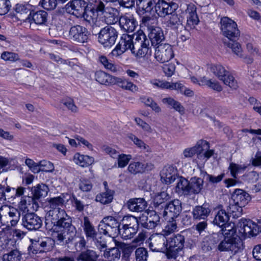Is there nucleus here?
Returning a JSON list of instances; mask_svg holds the SVG:
<instances>
[{
    "label": "nucleus",
    "mask_w": 261,
    "mask_h": 261,
    "mask_svg": "<svg viewBox=\"0 0 261 261\" xmlns=\"http://www.w3.org/2000/svg\"><path fill=\"white\" fill-rule=\"evenodd\" d=\"M134 44L133 46L132 54L137 58H144L151 54V49L149 40L142 30L134 34Z\"/></svg>",
    "instance_id": "obj_2"
},
{
    "label": "nucleus",
    "mask_w": 261,
    "mask_h": 261,
    "mask_svg": "<svg viewBox=\"0 0 261 261\" xmlns=\"http://www.w3.org/2000/svg\"><path fill=\"white\" fill-rule=\"evenodd\" d=\"M89 33L87 29L80 25L71 27L69 32V37L73 41L77 43L87 42Z\"/></svg>",
    "instance_id": "obj_16"
},
{
    "label": "nucleus",
    "mask_w": 261,
    "mask_h": 261,
    "mask_svg": "<svg viewBox=\"0 0 261 261\" xmlns=\"http://www.w3.org/2000/svg\"><path fill=\"white\" fill-rule=\"evenodd\" d=\"M163 233L152 234L149 240V247L153 251L165 252L168 250V238Z\"/></svg>",
    "instance_id": "obj_11"
},
{
    "label": "nucleus",
    "mask_w": 261,
    "mask_h": 261,
    "mask_svg": "<svg viewBox=\"0 0 261 261\" xmlns=\"http://www.w3.org/2000/svg\"><path fill=\"white\" fill-rule=\"evenodd\" d=\"M58 4V0H41L39 5L44 9L47 10H54Z\"/></svg>",
    "instance_id": "obj_63"
},
{
    "label": "nucleus",
    "mask_w": 261,
    "mask_h": 261,
    "mask_svg": "<svg viewBox=\"0 0 261 261\" xmlns=\"http://www.w3.org/2000/svg\"><path fill=\"white\" fill-rule=\"evenodd\" d=\"M126 206L132 212L143 213L146 210L147 203L143 198H134L127 201Z\"/></svg>",
    "instance_id": "obj_25"
},
{
    "label": "nucleus",
    "mask_w": 261,
    "mask_h": 261,
    "mask_svg": "<svg viewBox=\"0 0 261 261\" xmlns=\"http://www.w3.org/2000/svg\"><path fill=\"white\" fill-rule=\"evenodd\" d=\"M99 61L106 69L113 72L117 71V67L116 65L112 63L111 61H109L105 56H100L99 58Z\"/></svg>",
    "instance_id": "obj_57"
},
{
    "label": "nucleus",
    "mask_w": 261,
    "mask_h": 261,
    "mask_svg": "<svg viewBox=\"0 0 261 261\" xmlns=\"http://www.w3.org/2000/svg\"><path fill=\"white\" fill-rule=\"evenodd\" d=\"M170 15L167 21V26L172 29H177L180 25H182V17L180 14L174 13V11L169 13Z\"/></svg>",
    "instance_id": "obj_42"
},
{
    "label": "nucleus",
    "mask_w": 261,
    "mask_h": 261,
    "mask_svg": "<svg viewBox=\"0 0 261 261\" xmlns=\"http://www.w3.org/2000/svg\"><path fill=\"white\" fill-rule=\"evenodd\" d=\"M99 228L105 235L114 238L120 233V223L112 216L104 217L100 222Z\"/></svg>",
    "instance_id": "obj_5"
},
{
    "label": "nucleus",
    "mask_w": 261,
    "mask_h": 261,
    "mask_svg": "<svg viewBox=\"0 0 261 261\" xmlns=\"http://www.w3.org/2000/svg\"><path fill=\"white\" fill-rule=\"evenodd\" d=\"M113 199V194L111 191L107 190L106 192L99 193L96 196L95 200L103 204L111 203Z\"/></svg>",
    "instance_id": "obj_52"
},
{
    "label": "nucleus",
    "mask_w": 261,
    "mask_h": 261,
    "mask_svg": "<svg viewBox=\"0 0 261 261\" xmlns=\"http://www.w3.org/2000/svg\"><path fill=\"white\" fill-rule=\"evenodd\" d=\"M29 16L36 24H44L47 21V13L44 10H40L36 12H30Z\"/></svg>",
    "instance_id": "obj_41"
},
{
    "label": "nucleus",
    "mask_w": 261,
    "mask_h": 261,
    "mask_svg": "<svg viewBox=\"0 0 261 261\" xmlns=\"http://www.w3.org/2000/svg\"><path fill=\"white\" fill-rule=\"evenodd\" d=\"M48 187L44 184H38L32 188L33 199H39L45 197L48 193Z\"/></svg>",
    "instance_id": "obj_44"
},
{
    "label": "nucleus",
    "mask_w": 261,
    "mask_h": 261,
    "mask_svg": "<svg viewBox=\"0 0 261 261\" xmlns=\"http://www.w3.org/2000/svg\"><path fill=\"white\" fill-rule=\"evenodd\" d=\"M170 199V196L165 191L156 193L153 198V205L156 209L162 210L165 208L167 204L165 202Z\"/></svg>",
    "instance_id": "obj_30"
},
{
    "label": "nucleus",
    "mask_w": 261,
    "mask_h": 261,
    "mask_svg": "<svg viewBox=\"0 0 261 261\" xmlns=\"http://www.w3.org/2000/svg\"><path fill=\"white\" fill-rule=\"evenodd\" d=\"M155 0H136V4L140 10L147 12L151 13L153 11Z\"/></svg>",
    "instance_id": "obj_48"
},
{
    "label": "nucleus",
    "mask_w": 261,
    "mask_h": 261,
    "mask_svg": "<svg viewBox=\"0 0 261 261\" xmlns=\"http://www.w3.org/2000/svg\"><path fill=\"white\" fill-rule=\"evenodd\" d=\"M90 240L94 242V245L100 251L104 250L107 247L105 239L99 234H98V236H95L93 239H91Z\"/></svg>",
    "instance_id": "obj_60"
},
{
    "label": "nucleus",
    "mask_w": 261,
    "mask_h": 261,
    "mask_svg": "<svg viewBox=\"0 0 261 261\" xmlns=\"http://www.w3.org/2000/svg\"><path fill=\"white\" fill-rule=\"evenodd\" d=\"M216 211V214L213 223L215 225L223 227L228 222L229 215L225 210L222 209V205H219Z\"/></svg>",
    "instance_id": "obj_26"
},
{
    "label": "nucleus",
    "mask_w": 261,
    "mask_h": 261,
    "mask_svg": "<svg viewBox=\"0 0 261 261\" xmlns=\"http://www.w3.org/2000/svg\"><path fill=\"white\" fill-rule=\"evenodd\" d=\"M99 255L96 251L87 249L82 251L77 257V261H96Z\"/></svg>",
    "instance_id": "obj_45"
},
{
    "label": "nucleus",
    "mask_w": 261,
    "mask_h": 261,
    "mask_svg": "<svg viewBox=\"0 0 261 261\" xmlns=\"http://www.w3.org/2000/svg\"><path fill=\"white\" fill-rule=\"evenodd\" d=\"M108 2L107 0L105 2L102 0H94L91 9L97 14V15L99 14H102L109 8L106 6Z\"/></svg>",
    "instance_id": "obj_53"
},
{
    "label": "nucleus",
    "mask_w": 261,
    "mask_h": 261,
    "mask_svg": "<svg viewBox=\"0 0 261 261\" xmlns=\"http://www.w3.org/2000/svg\"><path fill=\"white\" fill-rule=\"evenodd\" d=\"M246 168V166L231 163L228 169L230 171L231 176L236 178H237V174L241 171H244Z\"/></svg>",
    "instance_id": "obj_61"
},
{
    "label": "nucleus",
    "mask_w": 261,
    "mask_h": 261,
    "mask_svg": "<svg viewBox=\"0 0 261 261\" xmlns=\"http://www.w3.org/2000/svg\"><path fill=\"white\" fill-rule=\"evenodd\" d=\"M117 10L112 7H109L102 14L103 15L105 21L108 24H115L118 20L116 15Z\"/></svg>",
    "instance_id": "obj_43"
},
{
    "label": "nucleus",
    "mask_w": 261,
    "mask_h": 261,
    "mask_svg": "<svg viewBox=\"0 0 261 261\" xmlns=\"http://www.w3.org/2000/svg\"><path fill=\"white\" fill-rule=\"evenodd\" d=\"M229 251L234 254L241 252L244 249L242 240L238 236L231 237Z\"/></svg>",
    "instance_id": "obj_46"
},
{
    "label": "nucleus",
    "mask_w": 261,
    "mask_h": 261,
    "mask_svg": "<svg viewBox=\"0 0 261 261\" xmlns=\"http://www.w3.org/2000/svg\"><path fill=\"white\" fill-rule=\"evenodd\" d=\"M21 254L17 249H14L3 255V261H20Z\"/></svg>",
    "instance_id": "obj_55"
},
{
    "label": "nucleus",
    "mask_w": 261,
    "mask_h": 261,
    "mask_svg": "<svg viewBox=\"0 0 261 261\" xmlns=\"http://www.w3.org/2000/svg\"><path fill=\"white\" fill-rule=\"evenodd\" d=\"M0 212V221L4 225L15 226L20 220V213L14 207H5Z\"/></svg>",
    "instance_id": "obj_8"
},
{
    "label": "nucleus",
    "mask_w": 261,
    "mask_h": 261,
    "mask_svg": "<svg viewBox=\"0 0 261 261\" xmlns=\"http://www.w3.org/2000/svg\"><path fill=\"white\" fill-rule=\"evenodd\" d=\"M135 257L136 261H147L148 252L143 247H139L135 251Z\"/></svg>",
    "instance_id": "obj_62"
},
{
    "label": "nucleus",
    "mask_w": 261,
    "mask_h": 261,
    "mask_svg": "<svg viewBox=\"0 0 261 261\" xmlns=\"http://www.w3.org/2000/svg\"><path fill=\"white\" fill-rule=\"evenodd\" d=\"M186 13L187 15L188 25L192 28L198 23L199 20L196 13V8L194 5H188L186 10Z\"/></svg>",
    "instance_id": "obj_29"
},
{
    "label": "nucleus",
    "mask_w": 261,
    "mask_h": 261,
    "mask_svg": "<svg viewBox=\"0 0 261 261\" xmlns=\"http://www.w3.org/2000/svg\"><path fill=\"white\" fill-rule=\"evenodd\" d=\"M45 225L51 230V237L54 242L62 244L71 242L76 233L71 218L64 209L49 210L45 216Z\"/></svg>",
    "instance_id": "obj_1"
},
{
    "label": "nucleus",
    "mask_w": 261,
    "mask_h": 261,
    "mask_svg": "<svg viewBox=\"0 0 261 261\" xmlns=\"http://www.w3.org/2000/svg\"><path fill=\"white\" fill-rule=\"evenodd\" d=\"M220 227L221 228V232L214 234L213 237L214 239H217L220 237L223 238V236H227V234H228V237H231L237 236L234 223L231 224L227 222L223 227Z\"/></svg>",
    "instance_id": "obj_37"
},
{
    "label": "nucleus",
    "mask_w": 261,
    "mask_h": 261,
    "mask_svg": "<svg viewBox=\"0 0 261 261\" xmlns=\"http://www.w3.org/2000/svg\"><path fill=\"white\" fill-rule=\"evenodd\" d=\"M73 160L76 164L82 167H88L94 162V159L93 157L81 154L79 153H76L74 155Z\"/></svg>",
    "instance_id": "obj_38"
},
{
    "label": "nucleus",
    "mask_w": 261,
    "mask_h": 261,
    "mask_svg": "<svg viewBox=\"0 0 261 261\" xmlns=\"http://www.w3.org/2000/svg\"><path fill=\"white\" fill-rule=\"evenodd\" d=\"M81 226L88 240L93 239L95 236H98V233L87 216L84 217L83 220L81 221Z\"/></svg>",
    "instance_id": "obj_27"
},
{
    "label": "nucleus",
    "mask_w": 261,
    "mask_h": 261,
    "mask_svg": "<svg viewBox=\"0 0 261 261\" xmlns=\"http://www.w3.org/2000/svg\"><path fill=\"white\" fill-rule=\"evenodd\" d=\"M189 187V181L184 177H180L178 178L175 191L180 195H188L190 194Z\"/></svg>",
    "instance_id": "obj_39"
},
{
    "label": "nucleus",
    "mask_w": 261,
    "mask_h": 261,
    "mask_svg": "<svg viewBox=\"0 0 261 261\" xmlns=\"http://www.w3.org/2000/svg\"><path fill=\"white\" fill-rule=\"evenodd\" d=\"M65 202L63 195L50 198L48 201L50 210L63 209Z\"/></svg>",
    "instance_id": "obj_50"
},
{
    "label": "nucleus",
    "mask_w": 261,
    "mask_h": 261,
    "mask_svg": "<svg viewBox=\"0 0 261 261\" xmlns=\"http://www.w3.org/2000/svg\"><path fill=\"white\" fill-rule=\"evenodd\" d=\"M160 223V217L156 212L153 210H146L139 217L138 224L143 228L151 229Z\"/></svg>",
    "instance_id": "obj_7"
},
{
    "label": "nucleus",
    "mask_w": 261,
    "mask_h": 261,
    "mask_svg": "<svg viewBox=\"0 0 261 261\" xmlns=\"http://www.w3.org/2000/svg\"><path fill=\"white\" fill-rule=\"evenodd\" d=\"M161 101L169 108L174 109L180 114H184L185 112V109L181 104L171 97L163 98Z\"/></svg>",
    "instance_id": "obj_31"
},
{
    "label": "nucleus",
    "mask_w": 261,
    "mask_h": 261,
    "mask_svg": "<svg viewBox=\"0 0 261 261\" xmlns=\"http://www.w3.org/2000/svg\"><path fill=\"white\" fill-rule=\"evenodd\" d=\"M174 56L172 46L168 43H163L155 47L154 57L160 63L169 62Z\"/></svg>",
    "instance_id": "obj_14"
},
{
    "label": "nucleus",
    "mask_w": 261,
    "mask_h": 261,
    "mask_svg": "<svg viewBox=\"0 0 261 261\" xmlns=\"http://www.w3.org/2000/svg\"><path fill=\"white\" fill-rule=\"evenodd\" d=\"M152 166L153 165L151 164H144L140 162H133L128 165L127 170L130 173L135 175L143 173L147 167Z\"/></svg>",
    "instance_id": "obj_35"
},
{
    "label": "nucleus",
    "mask_w": 261,
    "mask_h": 261,
    "mask_svg": "<svg viewBox=\"0 0 261 261\" xmlns=\"http://www.w3.org/2000/svg\"><path fill=\"white\" fill-rule=\"evenodd\" d=\"M224 43L227 47L231 48L232 51L238 57L243 58V50L241 44L236 41V39H229L224 40Z\"/></svg>",
    "instance_id": "obj_47"
},
{
    "label": "nucleus",
    "mask_w": 261,
    "mask_h": 261,
    "mask_svg": "<svg viewBox=\"0 0 261 261\" xmlns=\"http://www.w3.org/2000/svg\"><path fill=\"white\" fill-rule=\"evenodd\" d=\"M176 171L172 166L165 167L161 171V180L166 184H170L175 179Z\"/></svg>",
    "instance_id": "obj_32"
},
{
    "label": "nucleus",
    "mask_w": 261,
    "mask_h": 261,
    "mask_svg": "<svg viewBox=\"0 0 261 261\" xmlns=\"http://www.w3.org/2000/svg\"><path fill=\"white\" fill-rule=\"evenodd\" d=\"M168 219V223L162 232L167 236L174 232L177 229V224L175 219Z\"/></svg>",
    "instance_id": "obj_58"
},
{
    "label": "nucleus",
    "mask_w": 261,
    "mask_h": 261,
    "mask_svg": "<svg viewBox=\"0 0 261 261\" xmlns=\"http://www.w3.org/2000/svg\"><path fill=\"white\" fill-rule=\"evenodd\" d=\"M140 240L138 238L135 239L131 243L125 244L124 243L116 241V246L122 250V252L127 256H129L133 250L137 247Z\"/></svg>",
    "instance_id": "obj_34"
},
{
    "label": "nucleus",
    "mask_w": 261,
    "mask_h": 261,
    "mask_svg": "<svg viewBox=\"0 0 261 261\" xmlns=\"http://www.w3.org/2000/svg\"><path fill=\"white\" fill-rule=\"evenodd\" d=\"M127 34H123L118 44L112 51L111 55L114 57H119L122 55L127 49H130L132 53L133 46L134 44L135 37Z\"/></svg>",
    "instance_id": "obj_10"
},
{
    "label": "nucleus",
    "mask_w": 261,
    "mask_h": 261,
    "mask_svg": "<svg viewBox=\"0 0 261 261\" xmlns=\"http://www.w3.org/2000/svg\"><path fill=\"white\" fill-rule=\"evenodd\" d=\"M243 207L241 205L237 204V203L233 202L230 203L228 206L227 213L229 217L231 216L233 218H237L242 215Z\"/></svg>",
    "instance_id": "obj_49"
},
{
    "label": "nucleus",
    "mask_w": 261,
    "mask_h": 261,
    "mask_svg": "<svg viewBox=\"0 0 261 261\" xmlns=\"http://www.w3.org/2000/svg\"><path fill=\"white\" fill-rule=\"evenodd\" d=\"M24 211L22 214L21 225L30 231L37 230L42 225V220L34 213H27Z\"/></svg>",
    "instance_id": "obj_13"
},
{
    "label": "nucleus",
    "mask_w": 261,
    "mask_h": 261,
    "mask_svg": "<svg viewBox=\"0 0 261 261\" xmlns=\"http://www.w3.org/2000/svg\"><path fill=\"white\" fill-rule=\"evenodd\" d=\"M114 84L117 85L119 87L133 92H136L138 91V87L132 82L128 80L120 77H116Z\"/></svg>",
    "instance_id": "obj_40"
},
{
    "label": "nucleus",
    "mask_w": 261,
    "mask_h": 261,
    "mask_svg": "<svg viewBox=\"0 0 261 261\" xmlns=\"http://www.w3.org/2000/svg\"><path fill=\"white\" fill-rule=\"evenodd\" d=\"M181 202L178 199H174L169 202L165 207L163 216L166 219H175L182 211Z\"/></svg>",
    "instance_id": "obj_20"
},
{
    "label": "nucleus",
    "mask_w": 261,
    "mask_h": 261,
    "mask_svg": "<svg viewBox=\"0 0 261 261\" xmlns=\"http://www.w3.org/2000/svg\"><path fill=\"white\" fill-rule=\"evenodd\" d=\"M32 245L28 247V251L30 253L36 254L38 251L44 252L50 249L49 244L51 240L48 238H45L41 240H32Z\"/></svg>",
    "instance_id": "obj_23"
},
{
    "label": "nucleus",
    "mask_w": 261,
    "mask_h": 261,
    "mask_svg": "<svg viewBox=\"0 0 261 261\" xmlns=\"http://www.w3.org/2000/svg\"><path fill=\"white\" fill-rule=\"evenodd\" d=\"M208 69L224 84L232 89H237L238 84L234 77L227 71L224 66L219 64H211Z\"/></svg>",
    "instance_id": "obj_3"
},
{
    "label": "nucleus",
    "mask_w": 261,
    "mask_h": 261,
    "mask_svg": "<svg viewBox=\"0 0 261 261\" xmlns=\"http://www.w3.org/2000/svg\"><path fill=\"white\" fill-rule=\"evenodd\" d=\"M148 30L149 32L148 39L152 46L156 47L163 44L162 42L165 40V36L163 31L160 27L150 26L148 27Z\"/></svg>",
    "instance_id": "obj_21"
},
{
    "label": "nucleus",
    "mask_w": 261,
    "mask_h": 261,
    "mask_svg": "<svg viewBox=\"0 0 261 261\" xmlns=\"http://www.w3.org/2000/svg\"><path fill=\"white\" fill-rule=\"evenodd\" d=\"M224 239L221 241L218 246V249L220 251H229L231 237L227 236H223Z\"/></svg>",
    "instance_id": "obj_64"
},
{
    "label": "nucleus",
    "mask_w": 261,
    "mask_h": 261,
    "mask_svg": "<svg viewBox=\"0 0 261 261\" xmlns=\"http://www.w3.org/2000/svg\"><path fill=\"white\" fill-rule=\"evenodd\" d=\"M97 17V14L92 10V9L89 10L86 9L83 15L82 16V18H83L91 26L95 24Z\"/></svg>",
    "instance_id": "obj_51"
},
{
    "label": "nucleus",
    "mask_w": 261,
    "mask_h": 261,
    "mask_svg": "<svg viewBox=\"0 0 261 261\" xmlns=\"http://www.w3.org/2000/svg\"><path fill=\"white\" fill-rule=\"evenodd\" d=\"M197 159L203 164L214 154V150L210 149L209 143L205 140H199L194 147Z\"/></svg>",
    "instance_id": "obj_15"
},
{
    "label": "nucleus",
    "mask_w": 261,
    "mask_h": 261,
    "mask_svg": "<svg viewBox=\"0 0 261 261\" xmlns=\"http://www.w3.org/2000/svg\"><path fill=\"white\" fill-rule=\"evenodd\" d=\"M118 37V32L112 27L107 26L100 30L98 33V41L105 47L113 46Z\"/></svg>",
    "instance_id": "obj_6"
},
{
    "label": "nucleus",
    "mask_w": 261,
    "mask_h": 261,
    "mask_svg": "<svg viewBox=\"0 0 261 261\" xmlns=\"http://www.w3.org/2000/svg\"><path fill=\"white\" fill-rule=\"evenodd\" d=\"M127 223L124 224L121 228H120V233L122 238L124 239H129L135 234L138 230V219L137 217L129 216L124 219Z\"/></svg>",
    "instance_id": "obj_12"
},
{
    "label": "nucleus",
    "mask_w": 261,
    "mask_h": 261,
    "mask_svg": "<svg viewBox=\"0 0 261 261\" xmlns=\"http://www.w3.org/2000/svg\"><path fill=\"white\" fill-rule=\"evenodd\" d=\"M128 137L138 147H139L142 151L147 152L151 151L150 147L134 135L130 134L128 135Z\"/></svg>",
    "instance_id": "obj_54"
},
{
    "label": "nucleus",
    "mask_w": 261,
    "mask_h": 261,
    "mask_svg": "<svg viewBox=\"0 0 261 261\" xmlns=\"http://www.w3.org/2000/svg\"><path fill=\"white\" fill-rule=\"evenodd\" d=\"M119 22L121 29L127 32H133L138 25L134 17L130 14L121 16L119 19Z\"/></svg>",
    "instance_id": "obj_24"
},
{
    "label": "nucleus",
    "mask_w": 261,
    "mask_h": 261,
    "mask_svg": "<svg viewBox=\"0 0 261 261\" xmlns=\"http://www.w3.org/2000/svg\"><path fill=\"white\" fill-rule=\"evenodd\" d=\"M87 7L88 4L84 0H72L66 5L65 9L67 13L82 18Z\"/></svg>",
    "instance_id": "obj_17"
},
{
    "label": "nucleus",
    "mask_w": 261,
    "mask_h": 261,
    "mask_svg": "<svg viewBox=\"0 0 261 261\" xmlns=\"http://www.w3.org/2000/svg\"><path fill=\"white\" fill-rule=\"evenodd\" d=\"M240 233L244 237L256 236L258 235L257 230V219L256 222H253L250 220L241 219L239 222Z\"/></svg>",
    "instance_id": "obj_19"
},
{
    "label": "nucleus",
    "mask_w": 261,
    "mask_h": 261,
    "mask_svg": "<svg viewBox=\"0 0 261 261\" xmlns=\"http://www.w3.org/2000/svg\"><path fill=\"white\" fill-rule=\"evenodd\" d=\"M119 248H112L107 252H105L104 256L109 261L115 260L116 259L119 258L120 256V251Z\"/></svg>",
    "instance_id": "obj_59"
},
{
    "label": "nucleus",
    "mask_w": 261,
    "mask_h": 261,
    "mask_svg": "<svg viewBox=\"0 0 261 261\" xmlns=\"http://www.w3.org/2000/svg\"><path fill=\"white\" fill-rule=\"evenodd\" d=\"M211 212L210 205L203 203L201 205L195 206L192 210L193 219L196 221L206 220Z\"/></svg>",
    "instance_id": "obj_22"
},
{
    "label": "nucleus",
    "mask_w": 261,
    "mask_h": 261,
    "mask_svg": "<svg viewBox=\"0 0 261 261\" xmlns=\"http://www.w3.org/2000/svg\"><path fill=\"white\" fill-rule=\"evenodd\" d=\"M185 243V237L181 234H177L173 237L168 238V250L166 256L169 259H176L181 255Z\"/></svg>",
    "instance_id": "obj_4"
},
{
    "label": "nucleus",
    "mask_w": 261,
    "mask_h": 261,
    "mask_svg": "<svg viewBox=\"0 0 261 261\" xmlns=\"http://www.w3.org/2000/svg\"><path fill=\"white\" fill-rule=\"evenodd\" d=\"M95 78L96 81L100 84L109 85H114L116 77L99 70L95 72Z\"/></svg>",
    "instance_id": "obj_33"
},
{
    "label": "nucleus",
    "mask_w": 261,
    "mask_h": 261,
    "mask_svg": "<svg viewBox=\"0 0 261 261\" xmlns=\"http://www.w3.org/2000/svg\"><path fill=\"white\" fill-rule=\"evenodd\" d=\"M200 176L212 184H217L220 182L224 176V174L222 173L218 176L208 174L205 171H201Z\"/></svg>",
    "instance_id": "obj_56"
},
{
    "label": "nucleus",
    "mask_w": 261,
    "mask_h": 261,
    "mask_svg": "<svg viewBox=\"0 0 261 261\" xmlns=\"http://www.w3.org/2000/svg\"><path fill=\"white\" fill-rule=\"evenodd\" d=\"M232 199L233 202L240 204L242 206L245 205L250 200L249 195L242 189H236L232 195Z\"/></svg>",
    "instance_id": "obj_28"
},
{
    "label": "nucleus",
    "mask_w": 261,
    "mask_h": 261,
    "mask_svg": "<svg viewBox=\"0 0 261 261\" xmlns=\"http://www.w3.org/2000/svg\"><path fill=\"white\" fill-rule=\"evenodd\" d=\"M196 176L191 178L189 180V189L190 194H197L200 192L203 187L204 179Z\"/></svg>",
    "instance_id": "obj_36"
},
{
    "label": "nucleus",
    "mask_w": 261,
    "mask_h": 261,
    "mask_svg": "<svg viewBox=\"0 0 261 261\" xmlns=\"http://www.w3.org/2000/svg\"><path fill=\"white\" fill-rule=\"evenodd\" d=\"M221 29L223 35L229 39H237L240 36V32L237 24L233 20L227 17L221 18Z\"/></svg>",
    "instance_id": "obj_9"
},
{
    "label": "nucleus",
    "mask_w": 261,
    "mask_h": 261,
    "mask_svg": "<svg viewBox=\"0 0 261 261\" xmlns=\"http://www.w3.org/2000/svg\"><path fill=\"white\" fill-rule=\"evenodd\" d=\"M177 8L178 5L175 3H167L164 0H155L153 12L154 11L160 17H165L175 11Z\"/></svg>",
    "instance_id": "obj_18"
}]
</instances>
